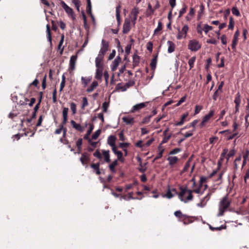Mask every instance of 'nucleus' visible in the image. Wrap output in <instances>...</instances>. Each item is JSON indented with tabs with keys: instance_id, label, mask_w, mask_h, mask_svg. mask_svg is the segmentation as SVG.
<instances>
[{
	"instance_id": "obj_1",
	"label": "nucleus",
	"mask_w": 249,
	"mask_h": 249,
	"mask_svg": "<svg viewBox=\"0 0 249 249\" xmlns=\"http://www.w3.org/2000/svg\"><path fill=\"white\" fill-rule=\"evenodd\" d=\"M179 190L180 191L178 194V198L180 201H183L184 203H186L187 201H191L193 199V192L196 194H200L201 191L200 188L191 190H188L187 187H183L182 186L179 187Z\"/></svg>"
},
{
	"instance_id": "obj_2",
	"label": "nucleus",
	"mask_w": 249,
	"mask_h": 249,
	"mask_svg": "<svg viewBox=\"0 0 249 249\" xmlns=\"http://www.w3.org/2000/svg\"><path fill=\"white\" fill-rule=\"evenodd\" d=\"M231 203V200L229 197L228 194L222 197L219 203L218 215L222 216L227 210Z\"/></svg>"
},
{
	"instance_id": "obj_3",
	"label": "nucleus",
	"mask_w": 249,
	"mask_h": 249,
	"mask_svg": "<svg viewBox=\"0 0 249 249\" xmlns=\"http://www.w3.org/2000/svg\"><path fill=\"white\" fill-rule=\"evenodd\" d=\"M58 4L60 5L64 9L66 13L73 19H74V14L73 9L69 7L67 4L62 0H57Z\"/></svg>"
},
{
	"instance_id": "obj_4",
	"label": "nucleus",
	"mask_w": 249,
	"mask_h": 249,
	"mask_svg": "<svg viewBox=\"0 0 249 249\" xmlns=\"http://www.w3.org/2000/svg\"><path fill=\"white\" fill-rule=\"evenodd\" d=\"M201 47V44L196 39H192L189 41L188 48L191 51L196 52L199 50Z\"/></svg>"
},
{
	"instance_id": "obj_5",
	"label": "nucleus",
	"mask_w": 249,
	"mask_h": 249,
	"mask_svg": "<svg viewBox=\"0 0 249 249\" xmlns=\"http://www.w3.org/2000/svg\"><path fill=\"white\" fill-rule=\"evenodd\" d=\"M189 27L187 25H184L182 28L181 30L179 28L178 29V34L177 36V38L180 40L182 38H185L187 36V34L189 31Z\"/></svg>"
},
{
	"instance_id": "obj_6",
	"label": "nucleus",
	"mask_w": 249,
	"mask_h": 249,
	"mask_svg": "<svg viewBox=\"0 0 249 249\" xmlns=\"http://www.w3.org/2000/svg\"><path fill=\"white\" fill-rule=\"evenodd\" d=\"M109 48L108 42L105 39L102 40V47L99 52L98 56L104 57V55L108 51Z\"/></svg>"
},
{
	"instance_id": "obj_7",
	"label": "nucleus",
	"mask_w": 249,
	"mask_h": 249,
	"mask_svg": "<svg viewBox=\"0 0 249 249\" xmlns=\"http://www.w3.org/2000/svg\"><path fill=\"white\" fill-rule=\"evenodd\" d=\"M89 154L87 152H84L82 154L81 157L80 158V160L81 162V163L83 165H86V167L87 166L88 163L90 161V158H89Z\"/></svg>"
},
{
	"instance_id": "obj_8",
	"label": "nucleus",
	"mask_w": 249,
	"mask_h": 249,
	"mask_svg": "<svg viewBox=\"0 0 249 249\" xmlns=\"http://www.w3.org/2000/svg\"><path fill=\"white\" fill-rule=\"evenodd\" d=\"M131 21L130 19L125 18L123 25V33L124 34H127L131 29Z\"/></svg>"
},
{
	"instance_id": "obj_9",
	"label": "nucleus",
	"mask_w": 249,
	"mask_h": 249,
	"mask_svg": "<svg viewBox=\"0 0 249 249\" xmlns=\"http://www.w3.org/2000/svg\"><path fill=\"white\" fill-rule=\"evenodd\" d=\"M139 13V9L136 7L133 8L131 12V15L132 16V18L130 21L132 22L133 25H135L136 23Z\"/></svg>"
},
{
	"instance_id": "obj_10",
	"label": "nucleus",
	"mask_w": 249,
	"mask_h": 249,
	"mask_svg": "<svg viewBox=\"0 0 249 249\" xmlns=\"http://www.w3.org/2000/svg\"><path fill=\"white\" fill-rule=\"evenodd\" d=\"M212 194V193L211 192L209 193L206 196L201 200L200 202L197 204V206L202 208L204 207L206 205L207 202L210 199Z\"/></svg>"
},
{
	"instance_id": "obj_11",
	"label": "nucleus",
	"mask_w": 249,
	"mask_h": 249,
	"mask_svg": "<svg viewBox=\"0 0 249 249\" xmlns=\"http://www.w3.org/2000/svg\"><path fill=\"white\" fill-rule=\"evenodd\" d=\"M148 104V102H146L141 103L140 104H136V105H135L133 107L131 112H134L136 111H139L140 109L145 107Z\"/></svg>"
},
{
	"instance_id": "obj_12",
	"label": "nucleus",
	"mask_w": 249,
	"mask_h": 249,
	"mask_svg": "<svg viewBox=\"0 0 249 249\" xmlns=\"http://www.w3.org/2000/svg\"><path fill=\"white\" fill-rule=\"evenodd\" d=\"M231 131L229 130H226L224 131H220L219 132L220 134H224L226 133V135L227 136V140H231L233 139L234 137H235L238 134V132H233V134L231 135H228V134H231Z\"/></svg>"
},
{
	"instance_id": "obj_13",
	"label": "nucleus",
	"mask_w": 249,
	"mask_h": 249,
	"mask_svg": "<svg viewBox=\"0 0 249 249\" xmlns=\"http://www.w3.org/2000/svg\"><path fill=\"white\" fill-rule=\"evenodd\" d=\"M239 36V32L238 30L236 31L234 33L233 38L232 41L231 47L232 49H235L236 46L238 43V37Z\"/></svg>"
},
{
	"instance_id": "obj_14",
	"label": "nucleus",
	"mask_w": 249,
	"mask_h": 249,
	"mask_svg": "<svg viewBox=\"0 0 249 249\" xmlns=\"http://www.w3.org/2000/svg\"><path fill=\"white\" fill-rule=\"evenodd\" d=\"M104 57L98 56L95 59V66L97 69H103V60Z\"/></svg>"
},
{
	"instance_id": "obj_15",
	"label": "nucleus",
	"mask_w": 249,
	"mask_h": 249,
	"mask_svg": "<svg viewBox=\"0 0 249 249\" xmlns=\"http://www.w3.org/2000/svg\"><path fill=\"white\" fill-rule=\"evenodd\" d=\"M157 59H158V54L155 55L153 58L152 59L151 62L150 64V66L151 67V70L154 71L156 69V66H157ZM154 75V72H153L152 75L151 77L152 78Z\"/></svg>"
},
{
	"instance_id": "obj_16",
	"label": "nucleus",
	"mask_w": 249,
	"mask_h": 249,
	"mask_svg": "<svg viewBox=\"0 0 249 249\" xmlns=\"http://www.w3.org/2000/svg\"><path fill=\"white\" fill-rule=\"evenodd\" d=\"M100 163H92L90 164V167L93 169L94 172L97 175H100L101 174L100 169Z\"/></svg>"
},
{
	"instance_id": "obj_17",
	"label": "nucleus",
	"mask_w": 249,
	"mask_h": 249,
	"mask_svg": "<svg viewBox=\"0 0 249 249\" xmlns=\"http://www.w3.org/2000/svg\"><path fill=\"white\" fill-rule=\"evenodd\" d=\"M71 124L72 127L76 130L80 132H83L84 131V127L82 126L80 124H77L74 121L71 120Z\"/></svg>"
},
{
	"instance_id": "obj_18",
	"label": "nucleus",
	"mask_w": 249,
	"mask_h": 249,
	"mask_svg": "<svg viewBox=\"0 0 249 249\" xmlns=\"http://www.w3.org/2000/svg\"><path fill=\"white\" fill-rule=\"evenodd\" d=\"M77 60V55H72L71 57L70 61V69L72 70H74L76 61Z\"/></svg>"
},
{
	"instance_id": "obj_19",
	"label": "nucleus",
	"mask_w": 249,
	"mask_h": 249,
	"mask_svg": "<svg viewBox=\"0 0 249 249\" xmlns=\"http://www.w3.org/2000/svg\"><path fill=\"white\" fill-rule=\"evenodd\" d=\"M167 44L168 45V53H172L175 51V48H176V45L175 44L171 41H168L167 42Z\"/></svg>"
},
{
	"instance_id": "obj_20",
	"label": "nucleus",
	"mask_w": 249,
	"mask_h": 249,
	"mask_svg": "<svg viewBox=\"0 0 249 249\" xmlns=\"http://www.w3.org/2000/svg\"><path fill=\"white\" fill-rule=\"evenodd\" d=\"M140 58L139 55L135 53L133 55V68L138 66L140 63Z\"/></svg>"
},
{
	"instance_id": "obj_21",
	"label": "nucleus",
	"mask_w": 249,
	"mask_h": 249,
	"mask_svg": "<svg viewBox=\"0 0 249 249\" xmlns=\"http://www.w3.org/2000/svg\"><path fill=\"white\" fill-rule=\"evenodd\" d=\"M102 154L104 157L105 161L107 163H109L110 161L109 151L103 150Z\"/></svg>"
},
{
	"instance_id": "obj_22",
	"label": "nucleus",
	"mask_w": 249,
	"mask_h": 249,
	"mask_svg": "<svg viewBox=\"0 0 249 249\" xmlns=\"http://www.w3.org/2000/svg\"><path fill=\"white\" fill-rule=\"evenodd\" d=\"M214 114V111L213 110H211L209 113L207 115H206L203 118V120L204 122H205L206 123L208 122L211 117H212Z\"/></svg>"
},
{
	"instance_id": "obj_23",
	"label": "nucleus",
	"mask_w": 249,
	"mask_h": 249,
	"mask_svg": "<svg viewBox=\"0 0 249 249\" xmlns=\"http://www.w3.org/2000/svg\"><path fill=\"white\" fill-rule=\"evenodd\" d=\"M116 138L114 135H110L107 138V143L111 146L115 145Z\"/></svg>"
},
{
	"instance_id": "obj_24",
	"label": "nucleus",
	"mask_w": 249,
	"mask_h": 249,
	"mask_svg": "<svg viewBox=\"0 0 249 249\" xmlns=\"http://www.w3.org/2000/svg\"><path fill=\"white\" fill-rule=\"evenodd\" d=\"M167 160L169 161V164L170 166H172L175 164H176L178 161V159L177 157H169L167 158Z\"/></svg>"
},
{
	"instance_id": "obj_25",
	"label": "nucleus",
	"mask_w": 249,
	"mask_h": 249,
	"mask_svg": "<svg viewBox=\"0 0 249 249\" xmlns=\"http://www.w3.org/2000/svg\"><path fill=\"white\" fill-rule=\"evenodd\" d=\"M188 116V113H186L183 114L181 117V120L179 122L176 123V125L178 126L182 125L186 121V118Z\"/></svg>"
},
{
	"instance_id": "obj_26",
	"label": "nucleus",
	"mask_w": 249,
	"mask_h": 249,
	"mask_svg": "<svg viewBox=\"0 0 249 249\" xmlns=\"http://www.w3.org/2000/svg\"><path fill=\"white\" fill-rule=\"evenodd\" d=\"M116 17L117 22L119 25L121 24V18H120V6H118L116 8Z\"/></svg>"
},
{
	"instance_id": "obj_27",
	"label": "nucleus",
	"mask_w": 249,
	"mask_h": 249,
	"mask_svg": "<svg viewBox=\"0 0 249 249\" xmlns=\"http://www.w3.org/2000/svg\"><path fill=\"white\" fill-rule=\"evenodd\" d=\"M123 120L126 124H132L134 122V118L132 117H124Z\"/></svg>"
},
{
	"instance_id": "obj_28",
	"label": "nucleus",
	"mask_w": 249,
	"mask_h": 249,
	"mask_svg": "<svg viewBox=\"0 0 249 249\" xmlns=\"http://www.w3.org/2000/svg\"><path fill=\"white\" fill-rule=\"evenodd\" d=\"M93 125L91 124L90 125V127L88 130L87 132V133L84 135V139L86 140H89V139H90L89 137V135H90L91 133L92 132L93 129Z\"/></svg>"
},
{
	"instance_id": "obj_29",
	"label": "nucleus",
	"mask_w": 249,
	"mask_h": 249,
	"mask_svg": "<svg viewBox=\"0 0 249 249\" xmlns=\"http://www.w3.org/2000/svg\"><path fill=\"white\" fill-rule=\"evenodd\" d=\"M174 215L176 217L179 219V221H181L182 219L183 218V217H185V214H183L180 210L175 212Z\"/></svg>"
},
{
	"instance_id": "obj_30",
	"label": "nucleus",
	"mask_w": 249,
	"mask_h": 249,
	"mask_svg": "<svg viewBox=\"0 0 249 249\" xmlns=\"http://www.w3.org/2000/svg\"><path fill=\"white\" fill-rule=\"evenodd\" d=\"M64 40V35L63 34H62L61 36V39L59 42V44L58 45V49L61 50V51H60L61 54H62L63 50H64V47L63 48H61L62 45L63 44Z\"/></svg>"
},
{
	"instance_id": "obj_31",
	"label": "nucleus",
	"mask_w": 249,
	"mask_h": 249,
	"mask_svg": "<svg viewBox=\"0 0 249 249\" xmlns=\"http://www.w3.org/2000/svg\"><path fill=\"white\" fill-rule=\"evenodd\" d=\"M181 222L183 223L184 225H188L193 222L191 217L185 214V217L182 219Z\"/></svg>"
},
{
	"instance_id": "obj_32",
	"label": "nucleus",
	"mask_w": 249,
	"mask_h": 249,
	"mask_svg": "<svg viewBox=\"0 0 249 249\" xmlns=\"http://www.w3.org/2000/svg\"><path fill=\"white\" fill-rule=\"evenodd\" d=\"M97 86H98L97 82L95 81H93L92 83L90 86L87 89V91L89 93L92 92L96 88V87Z\"/></svg>"
},
{
	"instance_id": "obj_33",
	"label": "nucleus",
	"mask_w": 249,
	"mask_h": 249,
	"mask_svg": "<svg viewBox=\"0 0 249 249\" xmlns=\"http://www.w3.org/2000/svg\"><path fill=\"white\" fill-rule=\"evenodd\" d=\"M103 69H97L96 71L95 78L100 80L102 78L103 76Z\"/></svg>"
},
{
	"instance_id": "obj_34",
	"label": "nucleus",
	"mask_w": 249,
	"mask_h": 249,
	"mask_svg": "<svg viewBox=\"0 0 249 249\" xmlns=\"http://www.w3.org/2000/svg\"><path fill=\"white\" fill-rule=\"evenodd\" d=\"M46 31H47V35L48 39L50 41V42L51 43H52V36H51L50 26L48 24L46 25Z\"/></svg>"
},
{
	"instance_id": "obj_35",
	"label": "nucleus",
	"mask_w": 249,
	"mask_h": 249,
	"mask_svg": "<svg viewBox=\"0 0 249 249\" xmlns=\"http://www.w3.org/2000/svg\"><path fill=\"white\" fill-rule=\"evenodd\" d=\"M162 29V23L161 21H159L158 22V27L154 30V35H156L159 34V32L161 31Z\"/></svg>"
},
{
	"instance_id": "obj_36",
	"label": "nucleus",
	"mask_w": 249,
	"mask_h": 249,
	"mask_svg": "<svg viewBox=\"0 0 249 249\" xmlns=\"http://www.w3.org/2000/svg\"><path fill=\"white\" fill-rule=\"evenodd\" d=\"M191 161V158H189V159L186 162L185 165L183 170L181 172V174H182L183 173L186 172L188 170L190 166Z\"/></svg>"
},
{
	"instance_id": "obj_37",
	"label": "nucleus",
	"mask_w": 249,
	"mask_h": 249,
	"mask_svg": "<svg viewBox=\"0 0 249 249\" xmlns=\"http://www.w3.org/2000/svg\"><path fill=\"white\" fill-rule=\"evenodd\" d=\"M168 129H167L163 132V135L164 136V137L162 141V143H166L171 138V135L166 136V133L168 131Z\"/></svg>"
},
{
	"instance_id": "obj_38",
	"label": "nucleus",
	"mask_w": 249,
	"mask_h": 249,
	"mask_svg": "<svg viewBox=\"0 0 249 249\" xmlns=\"http://www.w3.org/2000/svg\"><path fill=\"white\" fill-rule=\"evenodd\" d=\"M204 6L203 4H201L200 5V9L198 11V14H197V18L198 19H199L201 18V16H202V15L204 13Z\"/></svg>"
},
{
	"instance_id": "obj_39",
	"label": "nucleus",
	"mask_w": 249,
	"mask_h": 249,
	"mask_svg": "<svg viewBox=\"0 0 249 249\" xmlns=\"http://www.w3.org/2000/svg\"><path fill=\"white\" fill-rule=\"evenodd\" d=\"M118 164V161L117 160H115L113 161L112 163H111L109 165V169L111 170V172H114L115 171V167Z\"/></svg>"
},
{
	"instance_id": "obj_40",
	"label": "nucleus",
	"mask_w": 249,
	"mask_h": 249,
	"mask_svg": "<svg viewBox=\"0 0 249 249\" xmlns=\"http://www.w3.org/2000/svg\"><path fill=\"white\" fill-rule=\"evenodd\" d=\"M152 115H149L148 116L145 117L142 120L141 124H148L150 121V120H151V118H152Z\"/></svg>"
},
{
	"instance_id": "obj_41",
	"label": "nucleus",
	"mask_w": 249,
	"mask_h": 249,
	"mask_svg": "<svg viewBox=\"0 0 249 249\" xmlns=\"http://www.w3.org/2000/svg\"><path fill=\"white\" fill-rule=\"evenodd\" d=\"M115 89L116 90H121L122 91H124L126 90L127 87L125 85L122 86L121 84L119 83L116 85Z\"/></svg>"
},
{
	"instance_id": "obj_42",
	"label": "nucleus",
	"mask_w": 249,
	"mask_h": 249,
	"mask_svg": "<svg viewBox=\"0 0 249 249\" xmlns=\"http://www.w3.org/2000/svg\"><path fill=\"white\" fill-rule=\"evenodd\" d=\"M196 57L195 56L192 57L188 61V64L190 66V70L192 69L194 66V63L196 61Z\"/></svg>"
},
{
	"instance_id": "obj_43",
	"label": "nucleus",
	"mask_w": 249,
	"mask_h": 249,
	"mask_svg": "<svg viewBox=\"0 0 249 249\" xmlns=\"http://www.w3.org/2000/svg\"><path fill=\"white\" fill-rule=\"evenodd\" d=\"M187 6L185 4H183L182 8L179 12L178 18H181L182 15L186 12Z\"/></svg>"
},
{
	"instance_id": "obj_44",
	"label": "nucleus",
	"mask_w": 249,
	"mask_h": 249,
	"mask_svg": "<svg viewBox=\"0 0 249 249\" xmlns=\"http://www.w3.org/2000/svg\"><path fill=\"white\" fill-rule=\"evenodd\" d=\"M234 25V20L232 17H230L229 18V24L228 26L229 29L233 30Z\"/></svg>"
},
{
	"instance_id": "obj_45",
	"label": "nucleus",
	"mask_w": 249,
	"mask_h": 249,
	"mask_svg": "<svg viewBox=\"0 0 249 249\" xmlns=\"http://www.w3.org/2000/svg\"><path fill=\"white\" fill-rule=\"evenodd\" d=\"M235 150L234 149L231 150L228 153H227L226 158L227 159V162L229 160L230 158L233 157L235 154Z\"/></svg>"
},
{
	"instance_id": "obj_46",
	"label": "nucleus",
	"mask_w": 249,
	"mask_h": 249,
	"mask_svg": "<svg viewBox=\"0 0 249 249\" xmlns=\"http://www.w3.org/2000/svg\"><path fill=\"white\" fill-rule=\"evenodd\" d=\"M241 102L239 93H238L234 99V103L235 104V108L239 107Z\"/></svg>"
},
{
	"instance_id": "obj_47",
	"label": "nucleus",
	"mask_w": 249,
	"mask_h": 249,
	"mask_svg": "<svg viewBox=\"0 0 249 249\" xmlns=\"http://www.w3.org/2000/svg\"><path fill=\"white\" fill-rule=\"evenodd\" d=\"M209 228L212 231H220L223 229H225L226 228V225H221V226L218 227H213L212 226L210 225Z\"/></svg>"
},
{
	"instance_id": "obj_48",
	"label": "nucleus",
	"mask_w": 249,
	"mask_h": 249,
	"mask_svg": "<svg viewBox=\"0 0 249 249\" xmlns=\"http://www.w3.org/2000/svg\"><path fill=\"white\" fill-rule=\"evenodd\" d=\"M213 27L211 26H209L208 24L203 25V31L206 34H207L210 31L212 30Z\"/></svg>"
},
{
	"instance_id": "obj_49",
	"label": "nucleus",
	"mask_w": 249,
	"mask_h": 249,
	"mask_svg": "<svg viewBox=\"0 0 249 249\" xmlns=\"http://www.w3.org/2000/svg\"><path fill=\"white\" fill-rule=\"evenodd\" d=\"M90 79H91L89 78L81 77V82L82 84L84 85V87H86L87 86L88 83L90 81Z\"/></svg>"
},
{
	"instance_id": "obj_50",
	"label": "nucleus",
	"mask_w": 249,
	"mask_h": 249,
	"mask_svg": "<svg viewBox=\"0 0 249 249\" xmlns=\"http://www.w3.org/2000/svg\"><path fill=\"white\" fill-rule=\"evenodd\" d=\"M159 153L156 156V157L154 158V160H156L158 159H160L162 157L163 153L164 151V149H161L160 148H159Z\"/></svg>"
},
{
	"instance_id": "obj_51",
	"label": "nucleus",
	"mask_w": 249,
	"mask_h": 249,
	"mask_svg": "<svg viewBox=\"0 0 249 249\" xmlns=\"http://www.w3.org/2000/svg\"><path fill=\"white\" fill-rule=\"evenodd\" d=\"M246 116L245 117L246 123H248V119L249 117V102H248L246 108Z\"/></svg>"
},
{
	"instance_id": "obj_52",
	"label": "nucleus",
	"mask_w": 249,
	"mask_h": 249,
	"mask_svg": "<svg viewBox=\"0 0 249 249\" xmlns=\"http://www.w3.org/2000/svg\"><path fill=\"white\" fill-rule=\"evenodd\" d=\"M44 117L45 115L43 114H41L39 116L37 123L36 124V126L38 127L41 125L43 119L44 118Z\"/></svg>"
},
{
	"instance_id": "obj_53",
	"label": "nucleus",
	"mask_w": 249,
	"mask_h": 249,
	"mask_svg": "<svg viewBox=\"0 0 249 249\" xmlns=\"http://www.w3.org/2000/svg\"><path fill=\"white\" fill-rule=\"evenodd\" d=\"M119 63H120L117 60H114L113 61L111 66V70L112 71H115L117 69Z\"/></svg>"
},
{
	"instance_id": "obj_54",
	"label": "nucleus",
	"mask_w": 249,
	"mask_h": 249,
	"mask_svg": "<svg viewBox=\"0 0 249 249\" xmlns=\"http://www.w3.org/2000/svg\"><path fill=\"white\" fill-rule=\"evenodd\" d=\"M222 92H220V91H218L217 89L214 92V94L213 96V99L214 101H216L217 99V98L220 95V94Z\"/></svg>"
},
{
	"instance_id": "obj_55",
	"label": "nucleus",
	"mask_w": 249,
	"mask_h": 249,
	"mask_svg": "<svg viewBox=\"0 0 249 249\" xmlns=\"http://www.w3.org/2000/svg\"><path fill=\"white\" fill-rule=\"evenodd\" d=\"M88 102L87 97H84L82 98V108L84 109L85 107L88 106Z\"/></svg>"
},
{
	"instance_id": "obj_56",
	"label": "nucleus",
	"mask_w": 249,
	"mask_h": 249,
	"mask_svg": "<svg viewBox=\"0 0 249 249\" xmlns=\"http://www.w3.org/2000/svg\"><path fill=\"white\" fill-rule=\"evenodd\" d=\"M87 12L88 14L92 18H93V15L91 13V4H87Z\"/></svg>"
},
{
	"instance_id": "obj_57",
	"label": "nucleus",
	"mask_w": 249,
	"mask_h": 249,
	"mask_svg": "<svg viewBox=\"0 0 249 249\" xmlns=\"http://www.w3.org/2000/svg\"><path fill=\"white\" fill-rule=\"evenodd\" d=\"M231 11L234 15H235L238 17L240 16L239 11L238 10L236 7H233L231 9Z\"/></svg>"
},
{
	"instance_id": "obj_58",
	"label": "nucleus",
	"mask_w": 249,
	"mask_h": 249,
	"mask_svg": "<svg viewBox=\"0 0 249 249\" xmlns=\"http://www.w3.org/2000/svg\"><path fill=\"white\" fill-rule=\"evenodd\" d=\"M101 133V130L100 129L97 130L92 135V139L93 140H96L98 138L99 136L100 135Z\"/></svg>"
},
{
	"instance_id": "obj_59",
	"label": "nucleus",
	"mask_w": 249,
	"mask_h": 249,
	"mask_svg": "<svg viewBox=\"0 0 249 249\" xmlns=\"http://www.w3.org/2000/svg\"><path fill=\"white\" fill-rule=\"evenodd\" d=\"M108 107H109V103H108L107 102H104L103 103V105H102L103 111L104 112H107Z\"/></svg>"
},
{
	"instance_id": "obj_60",
	"label": "nucleus",
	"mask_w": 249,
	"mask_h": 249,
	"mask_svg": "<svg viewBox=\"0 0 249 249\" xmlns=\"http://www.w3.org/2000/svg\"><path fill=\"white\" fill-rule=\"evenodd\" d=\"M117 153L115 155H117L118 160H119L121 162H124V159L123 158V153L121 151H119L116 152Z\"/></svg>"
},
{
	"instance_id": "obj_61",
	"label": "nucleus",
	"mask_w": 249,
	"mask_h": 249,
	"mask_svg": "<svg viewBox=\"0 0 249 249\" xmlns=\"http://www.w3.org/2000/svg\"><path fill=\"white\" fill-rule=\"evenodd\" d=\"M71 109L72 111V114H75L76 112V105L74 103L71 104Z\"/></svg>"
},
{
	"instance_id": "obj_62",
	"label": "nucleus",
	"mask_w": 249,
	"mask_h": 249,
	"mask_svg": "<svg viewBox=\"0 0 249 249\" xmlns=\"http://www.w3.org/2000/svg\"><path fill=\"white\" fill-rule=\"evenodd\" d=\"M130 145L129 143L128 142H121L119 144V146L120 148L126 149V148L128 147Z\"/></svg>"
},
{
	"instance_id": "obj_63",
	"label": "nucleus",
	"mask_w": 249,
	"mask_h": 249,
	"mask_svg": "<svg viewBox=\"0 0 249 249\" xmlns=\"http://www.w3.org/2000/svg\"><path fill=\"white\" fill-rule=\"evenodd\" d=\"M148 9L149 10V12H147V16H150L154 14V9H153L152 7V6L150 4H149L148 5Z\"/></svg>"
},
{
	"instance_id": "obj_64",
	"label": "nucleus",
	"mask_w": 249,
	"mask_h": 249,
	"mask_svg": "<svg viewBox=\"0 0 249 249\" xmlns=\"http://www.w3.org/2000/svg\"><path fill=\"white\" fill-rule=\"evenodd\" d=\"M203 107L202 106L196 105L195 107V115H196L199 113L201 110L202 109Z\"/></svg>"
}]
</instances>
